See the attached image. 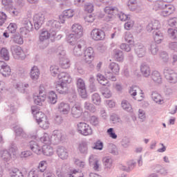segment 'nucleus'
Masks as SVG:
<instances>
[{
	"instance_id": "nucleus-1",
	"label": "nucleus",
	"mask_w": 177,
	"mask_h": 177,
	"mask_svg": "<svg viewBox=\"0 0 177 177\" xmlns=\"http://www.w3.org/2000/svg\"><path fill=\"white\" fill-rule=\"evenodd\" d=\"M104 11L105 12V21H111L115 16H118L121 21H127L131 19L128 17V15L119 12L117 7H106Z\"/></svg>"
},
{
	"instance_id": "nucleus-2",
	"label": "nucleus",
	"mask_w": 177,
	"mask_h": 177,
	"mask_svg": "<svg viewBox=\"0 0 177 177\" xmlns=\"http://www.w3.org/2000/svg\"><path fill=\"white\" fill-rule=\"evenodd\" d=\"M32 114L35 118L37 122L40 125L43 129H48L49 128V122L44 121V118H45V114L41 111H38V106H32Z\"/></svg>"
},
{
	"instance_id": "nucleus-3",
	"label": "nucleus",
	"mask_w": 177,
	"mask_h": 177,
	"mask_svg": "<svg viewBox=\"0 0 177 177\" xmlns=\"http://www.w3.org/2000/svg\"><path fill=\"white\" fill-rule=\"evenodd\" d=\"M56 53L58 59H59V66L62 68H69L70 59H68L66 56V50L63 49V46H59L57 49Z\"/></svg>"
},
{
	"instance_id": "nucleus-4",
	"label": "nucleus",
	"mask_w": 177,
	"mask_h": 177,
	"mask_svg": "<svg viewBox=\"0 0 177 177\" xmlns=\"http://www.w3.org/2000/svg\"><path fill=\"white\" fill-rule=\"evenodd\" d=\"M17 153V146H16V144H15V142H12L8 151L3 150L1 152V158L2 160H3V161H6V162H8V161H10V158H12V156L13 158L16 157Z\"/></svg>"
},
{
	"instance_id": "nucleus-5",
	"label": "nucleus",
	"mask_w": 177,
	"mask_h": 177,
	"mask_svg": "<svg viewBox=\"0 0 177 177\" xmlns=\"http://www.w3.org/2000/svg\"><path fill=\"white\" fill-rule=\"evenodd\" d=\"M77 131L80 135H82V136H89L93 133L91 126L84 122L77 123Z\"/></svg>"
},
{
	"instance_id": "nucleus-6",
	"label": "nucleus",
	"mask_w": 177,
	"mask_h": 177,
	"mask_svg": "<svg viewBox=\"0 0 177 177\" xmlns=\"http://www.w3.org/2000/svg\"><path fill=\"white\" fill-rule=\"evenodd\" d=\"M10 50L14 59L16 60H24L26 59V53L20 46H12Z\"/></svg>"
},
{
	"instance_id": "nucleus-7",
	"label": "nucleus",
	"mask_w": 177,
	"mask_h": 177,
	"mask_svg": "<svg viewBox=\"0 0 177 177\" xmlns=\"http://www.w3.org/2000/svg\"><path fill=\"white\" fill-rule=\"evenodd\" d=\"M76 86L80 96H81L82 99H86V97H88V93L86 92L85 81L81 77L77 78L76 81Z\"/></svg>"
},
{
	"instance_id": "nucleus-8",
	"label": "nucleus",
	"mask_w": 177,
	"mask_h": 177,
	"mask_svg": "<svg viewBox=\"0 0 177 177\" xmlns=\"http://www.w3.org/2000/svg\"><path fill=\"white\" fill-rule=\"evenodd\" d=\"M46 161L42 160L39 163L37 169L35 171H30L28 174V177H39L41 174L46 171Z\"/></svg>"
},
{
	"instance_id": "nucleus-9",
	"label": "nucleus",
	"mask_w": 177,
	"mask_h": 177,
	"mask_svg": "<svg viewBox=\"0 0 177 177\" xmlns=\"http://www.w3.org/2000/svg\"><path fill=\"white\" fill-rule=\"evenodd\" d=\"M60 21H57L55 19L49 20L47 22V26L48 27L49 32H51V37H56V32L58 30H60Z\"/></svg>"
},
{
	"instance_id": "nucleus-10",
	"label": "nucleus",
	"mask_w": 177,
	"mask_h": 177,
	"mask_svg": "<svg viewBox=\"0 0 177 177\" xmlns=\"http://www.w3.org/2000/svg\"><path fill=\"white\" fill-rule=\"evenodd\" d=\"M84 60L86 63H88L90 64V66L92 68L93 67V65H92L91 63H92V60L95 59V51L93 50V48L88 47L86 50H84Z\"/></svg>"
},
{
	"instance_id": "nucleus-11",
	"label": "nucleus",
	"mask_w": 177,
	"mask_h": 177,
	"mask_svg": "<svg viewBox=\"0 0 177 177\" xmlns=\"http://www.w3.org/2000/svg\"><path fill=\"white\" fill-rule=\"evenodd\" d=\"M91 37L93 41H103L106 38V33L102 29L94 28L91 32Z\"/></svg>"
},
{
	"instance_id": "nucleus-12",
	"label": "nucleus",
	"mask_w": 177,
	"mask_h": 177,
	"mask_svg": "<svg viewBox=\"0 0 177 177\" xmlns=\"http://www.w3.org/2000/svg\"><path fill=\"white\" fill-rule=\"evenodd\" d=\"M44 21H45V15L43 13L39 12L33 16V23L35 30H39L42 24H44Z\"/></svg>"
},
{
	"instance_id": "nucleus-13",
	"label": "nucleus",
	"mask_w": 177,
	"mask_h": 177,
	"mask_svg": "<svg viewBox=\"0 0 177 177\" xmlns=\"http://www.w3.org/2000/svg\"><path fill=\"white\" fill-rule=\"evenodd\" d=\"M74 16V10L71 9L65 10L62 15L59 16V21L62 24H64L66 20L67 19H70V17H73Z\"/></svg>"
},
{
	"instance_id": "nucleus-14",
	"label": "nucleus",
	"mask_w": 177,
	"mask_h": 177,
	"mask_svg": "<svg viewBox=\"0 0 177 177\" xmlns=\"http://www.w3.org/2000/svg\"><path fill=\"white\" fill-rule=\"evenodd\" d=\"M84 111L80 104H75L71 108V115L74 118H80L82 115Z\"/></svg>"
},
{
	"instance_id": "nucleus-15",
	"label": "nucleus",
	"mask_w": 177,
	"mask_h": 177,
	"mask_svg": "<svg viewBox=\"0 0 177 177\" xmlns=\"http://www.w3.org/2000/svg\"><path fill=\"white\" fill-rule=\"evenodd\" d=\"M28 147L33 153H35V154H37L38 156L42 154V147L39 146V144L36 141H30Z\"/></svg>"
},
{
	"instance_id": "nucleus-16",
	"label": "nucleus",
	"mask_w": 177,
	"mask_h": 177,
	"mask_svg": "<svg viewBox=\"0 0 177 177\" xmlns=\"http://www.w3.org/2000/svg\"><path fill=\"white\" fill-rule=\"evenodd\" d=\"M62 136H63V134H62V131L59 130H55L53 132V134L50 137L53 145H59V143L62 142Z\"/></svg>"
},
{
	"instance_id": "nucleus-17",
	"label": "nucleus",
	"mask_w": 177,
	"mask_h": 177,
	"mask_svg": "<svg viewBox=\"0 0 177 177\" xmlns=\"http://www.w3.org/2000/svg\"><path fill=\"white\" fill-rule=\"evenodd\" d=\"M75 47L73 48V55L75 56H82V52H84V49L85 46L84 45V41H78L76 44H75Z\"/></svg>"
},
{
	"instance_id": "nucleus-18",
	"label": "nucleus",
	"mask_w": 177,
	"mask_h": 177,
	"mask_svg": "<svg viewBox=\"0 0 177 177\" xmlns=\"http://www.w3.org/2000/svg\"><path fill=\"white\" fill-rule=\"evenodd\" d=\"M159 28H161V25L158 20L152 21L147 26V30L149 32H151V31H160L158 30Z\"/></svg>"
},
{
	"instance_id": "nucleus-19",
	"label": "nucleus",
	"mask_w": 177,
	"mask_h": 177,
	"mask_svg": "<svg viewBox=\"0 0 177 177\" xmlns=\"http://www.w3.org/2000/svg\"><path fill=\"white\" fill-rule=\"evenodd\" d=\"M134 50L138 57H143L146 55V47L142 44H137Z\"/></svg>"
},
{
	"instance_id": "nucleus-20",
	"label": "nucleus",
	"mask_w": 177,
	"mask_h": 177,
	"mask_svg": "<svg viewBox=\"0 0 177 177\" xmlns=\"http://www.w3.org/2000/svg\"><path fill=\"white\" fill-rule=\"evenodd\" d=\"M77 149L81 154H83L84 156H86V154H88V141L82 140L79 143Z\"/></svg>"
},
{
	"instance_id": "nucleus-21",
	"label": "nucleus",
	"mask_w": 177,
	"mask_h": 177,
	"mask_svg": "<svg viewBox=\"0 0 177 177\" xmlns=\"http://www.w3.org/2000/svg\"><path fill=\"white\" fill-rule=\"evenodd\" d=\"M57 153L62 160H67L68 158V151L64 147H59L57 149Z\"/></svg>"
},
{
	"instance_id": "nucleus-22",
	"label": "nucleus",
	"mask_w": 177,
	"mask_h": 177,
	"mask_svg": "<svg viewBox=\"0 0 177 177\" xmlns=\"http://www.w3.org/2000/svg\"><path fill=\"white\" fill-rule=\"evenodd\" d=\"M55 89L58 93L61 95H66L68 92V87H67V84L65 83H58L55 86Z\"/></svg>"
},
{
	"instance_id": "nucleus-23",
	"label": "nucleus",
	"mask_w": 177,
	"mask_h": 177,
	"mask_svg": "<svg viewBox=\"0 0 177 177\" xmlns=\"http://www.w3.org/2000/svg\"><path fill=\"white\" fill-rule=\"evenodd\" d=\"M58 111L61 114H68L70 111V104L66 102H60L58 104Z\"/></svg>"
},
{
	"instance_id": "nucleus-24",
	"label": "nucleus",
	"mask_w": 177,
	"mask_h": 177,
	"mask_svg": "<svg viewBox=\"0 0 177 177\" xmlns=\"http://www.w3.org/2000/svg\"><path fill=\"white\" fill-rule=\"evenodd\" d=\"M72 34L77 35V37H82L83 29L82 26L79 24H75L72 26Z\"/></svg>"
},
{
	"instance_id": "nucleus-25",
	"label": "nucleus",
	"mask_w": 177,
	"mask_h": 177,
	"mask_svg": "<svg viewBox=\"0 0 177 177\" xmlns=\"http://www.w3.org/2000/svg\"><path fill=\"white\" fill-rule=\"evenodd\" d=\"M39 74H41V73L39 72V69L37 66H34L33 67H32V68L30 69V75L32 81H37V80L39 78Z\"/></svg>"
},
{
	"instance_id": "nucleus-26",
	"label": "nucleus",
	"mask_w": 177,
	"mask_h": 177,
	"mask_svg": "<svg viewBox=\"0 0 177 177\" xmlns=\"http://www.w3.org/2000/svg\"><path fill=\"white\" fill-rule=\"evenodd\" d=\"M0 73L3 77H9L12 73V69L9 65L4 64L1 66Z\"/></svg>"
},
{
	"instance_id": "nucleus-27",
	"label": "nucleus",
	"mask_w": 177,
	"mask_h": 177,
	"mask_svg": "<svg viewBox=\"0 0 177 177\" xmlns=\"http://www.w3.org/2000/svg\"><path fill=\"white\" fill-rule=\"evenodd\" d=\"M41 154L47 156H53V147H52L50 145H43L41 147Z\"/></svg>"
},
{
	"instance_id": "nucleus-28",
	"label": "nucleus",
	"mask_w": 177,
	"mask_h": 177,
	"mask_svg": "<svg viewBox=\"0 0 177 177\" xmlns=\"http://www.w3.org/2000/svg\"><path fill=\"white\" fill-rule=\"evenodd\" d=\"M80 38H81V36H78L74 33H71L67 37V41L70 45H77V44H78L77 41Z\"/></svg>"
},
{
	"instance_id": "nucleus-29",
	"label": "nucleus",
	"mask_w": 177,
	"mask_h": 177,
	"mask_svg": "<svg viewBox=\"0 0 177 177\" xmlns=\"http://www.w3.org/2000/svg\"><path fill=\"white\" fill-rule=\"evenodd\" d=\"M153 37L155 44H161V41L164 39V35L160 30L153 31Z\"/></svg>"
},
{
	"instance_id": "nucleus-30",
	"label": "nucleus",
	"mask_w": 177,
	"mask_h": 177,
	"mask_svg": "<svg viewBox=\"0 0 177 177\" xmlns=\"http://www.w3.org/2000/svg\"><path fill=\"white\" fill-rule=\"evenodd\" d=\"M140 71L142 75H144V77H149L150 74L151 73V71L150 70V66H149V65L145 63L141 64Z\"/></svg>"
},
{
	"instance_id": "nucleus-31",
	"label": "nucleus",
	"mask_w": 177,
	"mask_h": 177,
	"mask_svg": "<svg viewBox=\"0 0 177 177\" xmlns=\"http://www.w3.org/2000/svg\"><path fill=\"white\" fill-rule=\"evenodd\" d=\"M14 131L15 132V136L17 138H27V134L23 130V128L19 126H15L13 127Z\"/></svg>"
},
{
	"instance_id": "nucleus-32",
	"label": "nucleus",
	"mask_w": 177,
	"mask_h": 177,
	"mask_svg": "<svg viewBox=\"0 0 177 177\" xmlns=\"http://www.w3.org/2000/svg\"><path fill=\"white\" fill-rule=\"evenodd\" d=\"M151 80L155 82L156 84H162V78L161 77V74L157 71H153L151 73Z\"/></svg>"
},
{
	"instance_id": "nucleus-33",
	"label": "nucleus",
	"mask_w": 177,
	"mask_h": 177,
	"mask_svg": "<svg viewBox=\"0 0 177 177\" xmlns=\"http://www.w3.org/2000/svg\"><path fill=\"white\" fill-rule=\"evenodd\" d=\"M113 57L116 62H122L124 60V53L120 49L113 50Z\"/></svg>"
},
{
	"instance_id": "nucleus-34",
	"label": "nucleus",
	"mask_w": 177,
	"mask_h": 177,
	"mask_svg": "<svg viewBox=\"0 0 177 177\" xmlns=\"http://www.w3.org/2000/svg\"><path fill=\"white\" fill-rule=\"evenodd\" d=\"M109 68L111 69L114 75H118V74H120V65H118V64L111 62L109 66Z\"/></svg>"
},
{
	"instance_id": "nucleus-35",
	"label": "nucleus",
	"mask_w": 177,
	"mask_h": 177,
	"mask_svg": "<svg viewBox=\"0 0 177 177\" xmlns=\"http://www.w3.org/2000/svg\"><path fill=\"white\" fill-rule=\"evenodd\" d=\"M48 101L51 104H56L57 103V94L53 91H51L48 93Z\"/></svg>"
},
{
	"instance_id": "nucleus-36",
	"label": "nucleus",
	"mask_w": 177,
	"mask_h": 177,
	"mask_svg": "<svg viewBox=\"0 0 177 177\" xmlns=\"http://www.w3.org/2000/svg\"><path fill=\"white\" fill-rule=\"evenodd\" d=\"M153 171L156 172V174H160L161 175H165L167 172V169L162 167L160 165H156L152 167Z\"/></svg>"
},
{
	"instance_id": "nucleus-37",
	"label": "nucleus",
	"mask_w": 177,
	"mask_h": 177,
	"mask_svg": "<svg viewBox=\"0 0 177 177\" xmlns=\"http://www.w3.org/2000/svg\"><path fill=\"white\" fill-rule=\"evenodd\" d=\"M50 37H52V32L48 30H43L39 35V41H41V42H44V41L49 39Z\"/></svg>"
},
{
	"instance_id": "nucleus-38",
	"label": "nucleus",
	"mask_w": 177,
	"mask_h": 177,
	"mask_svg": "<svg viewBox=\"0 0 177 177\" xmlns=\"http://www.w3.org/2000/svg\"><path fill=\"white\" fill-rule=\"evenodd\" d=\"M40 142L44 143V145H52V138L49 136V134L45 133L44 136L40 138Z\"/></svg>"
},
{
	"instance_id": "nucleus-39",
	"label": "nucleus",
	"mask_w": 177,
	"mask_h": 177,
	"mask_svg": "<svg viewBox=\"0 0 177 177\" xmlns=\"http://www.w3.org/2000/svg\"><path fill=\"white\" fill-rule=\"evenodd\" d=\"M164 1L162 0L156 1L152 4V8L153 10H161L164 8Z\"/></svg>"
},
{
	"instance_id": "nucleus-40",
	"label": "nucleus",
	"mask_w": 177,
	"mask_h": 177,
	"mask_svg": "<svg viewBox=\"0 0 177 177\" xmlns=\"http://www.w3.org/2000/svg\"><path fill=\"white\" fill-rule=\"evenodd\" d=\"M91 100L94 104H96V106H100V103H102V98L97 93H95L91 95Z\"/></svg>"
},
{
	"instance_id": "nucleus-41",
	"label": "nucleus",
	"mask_w": 177,
	"mask_h": 177,
	"mask_svg": "<svg viewBox=\"0 0 177 177\" xmlns=\"http://www.w3.org/2000/svg\"><path fill=\"white\" fill-rule=\"evenodd\" d=\"M97 80L98 81L99 84L106 86L107 84H109V80L106 78L103 75L98 73L97 75Z\"/></svg>"
},
{
	"instance_id": "nucleus-42",
	"label": "nucleus",
	"mask_w": 177,
	"mask_h": 177,
	"mask_svg": "<svg viewBox=\"0 0 177 177\" xmlns=\"http://www.w3.org/2000/svg\"><path fill=\"white\" fill-rule=\"evenodd\" d=\"M88 162L90 164V165H93V169L95 171H98L99 170V160H94L93 159V156H91L89 157V159H88Z\"/></svg>"
},
{
	"instance_id": "nucleus-43",
	"label": "nucleus",
	"mask_w": 177,
	"mask_h": 177,
	"mask_svg": "<svg viewBox=\"0 0 177 177\" xmlns=\"http://www.w3.org/2000/svg\"><path fill=\"white\" fill-rule=\"evenodd\" d=\"M0 56L3 59V60H6V62H8L10 59L9 56V51L6 48H2L0 50Z\"/></svg>"
},
{
	"instance_id": "nucleus-44",
	"label": "nucleus",
	"mask_w": 177,
	"mask_h": 177,
	"mask_svg": "<svg viewBox=\"0 0 177 177\" xmlns=\"http://www.w3.org/2000/svg\"><path fill=\"white\" fill-rule=\"evenodd\" d=\"M84 107L85 110H88V111H90V113H95V111H96V106H95V105H93V104H91V102H84Z\"/></svg>"
},
{
	"instance_id": "nucleus-45",
	"label": "nucleus",
	"mask_w": 177,
	"mask_h": 177,
	"mask_svg": "<svg viewBox=\"0 0 177 177\" xmlns=\"http://www.w3.org/2000/svg\"><path fill=\"white\" fill-rule=\"evenodd\" d=\"M13 41L18 45H23L24 44V40L23 39V37L19 34H15L13 35Z\"/></svg>"
},
{
	"instance_id": "nucleus-46",
	"label": "nucleus",
	"mask_w": 177,
	"mask_h": 177,
	"mask_svg": "<svg viewBox=\"0 0 177 177\" xmlns=\"http://www.w3.org/2000/svg\"><path fill=\"white\" fill-rule=\"evenodd\" d=\"M109 151L111 154H113V156H118V148L113 143L109 145Z\"/></svg>"
},
{
	"instance_id": "nucleus-47",
	"label": "nucleus",
	"mask_w": 177,
	"mask_h": 177,
	"mask_svg": "<svg viewBox=\"0 0 177 177\" xmlns=\"http://www.w3.org/2000/svg\"><path fill=\"white\" fill-rule=\"evenodd\" d=\"M149 50L152 55H157L158 53V46H157V43L152 41L150 44Z\"/></svg>"
},
{
	"instance_id": "nucleus-48",
	"label": "nucleus",
	"mask_w": 177,
	"mask_h": 177,
	"mask_svg": "<svg viewBox=\"0 0 177 177\" xmlns=\"http://www.w3.org/2000/svg\"><path fill=\"white\" fill-rule=\"evenodd\" d=\"M134 25H135V21H133V20L131 19L130 18L127 21V22L124 23V30L129 31V30H131V28L133 27Z\"/></svg>"
},
{
	"instance_id": "nucleus-49",
	"label": "nucleus",
	"mask_w": 177,
	"mask_h": 177,
	"mask_svg": "<svg viewBox=\"0 0 177 177\" xmlns=\"http://www.w3.org/2000/svg\"><path fill=\"white\" fill-rule=\"evenodd\" d=\"M122 107L123 110H125L126 111L131 112L132 111V106H131V104L127 100H123L121 103Z\"/></svg>"
},
{
	"instance_id": "nucleus-50",
	"label": "nucleus",
	"mask_w": 177,
	"mask_h": 177,
	"mask_svg": "<svg viewBox=\"0 0 177 177\" xmlns=\"http://www.w3.org/2000/svg\"><path fill=\"white\" fill-rule=\"evenodd\" d=\"M104 165L106 169H110L113 165V160L111 158H105L103 159Z\"/></svg>"
},
{
	"instance_id": "nucleus-51",
	"label": "nucleus",
	"mask_w": 177,
	"mask_h": 177,
	"mask_svg": "<svg viewBox=\"0 0 177 177\" xmlns=\"http://www.w3.org/2000/svg\"><path fill=\"white\" fill-rule=\"evenodd\" d=\"M151 98L153 99V102L156 103H161V95H160L158 93L153 91L151 93Z\"/></svg>"
},
{
	"instance_id": "nucleus-52",
	"label": "nucleus",
	"mask_w": 177,
	"mask_h": 177,
	"mask_svg": "<svg viewBox=\"0 0 177 177\" xmlns=\"http://www.w3.org/2000/svg\"><path fill=\"white\" fill-rule=\"evenodd\" d=\"M139 87H138V86H132L130 87L129 89V93L130 95L133 97V99H135L136 100V98L135 97V96H136L138 95V91H139Z\"/></svg>"
},
{
	"instance_id": "nucleus-53",
	"label": "nucleus",
	"mask_w": 177,
	"mask_h": 177,
	"mask_svg": "<svg viewBox=\"0 0 177 177\" xmlns=\"http://www.w3.org/2000/svg\"><path fill=\"white\" fill-rule=\"evenodd\" d=\"M165 79L170 82V84H176L177 82V73H174L170 76H167Z\"/></svg>"
},
{
	"instance_id": "nucleus-54",
	"label": "nucleus",
	"mask_w": 177,
	"mask_h": 177,
	"mask_svg": "<svg viewBox=\"0 0 177 177\" xmlns=\"http://www.w3.org/2000/svg\"><path fill=\"white\" fill-rule=\"evenodd\" d=\"M33 99H34V103L35 104H37L38 106H42V102H45V99L46 98L42 97L39 95L37 96H34Z\"/></svg>"
},
{
	"instance_id": "nucleus-55",
	"label": "nucleus",
	"mask_w": 177,
	"mask_h": 177,
	"mask_svg": "<svg viewBox=\"0 0 177 177\" xmlns=\"http://www.w3.org/2000/svg\"><path fill=\"white\" fill-rule=\"evenodd\" d=\"M32 30V28H28V27H22L19 29L21 35L22 37H26L27 35H28V34H30V31H31Z\"/></svg>"
},
{
	"instance_id": "nucleus-56",
	"label": "nucleus",
	"mask_w": 177,
	"mask_h": 177,
	"mask_svg": "<svg viewBox=\"0 0 177 177\" xmlns=\"http://www.w3.org/2000/svg\"><path fill=\"white\" fill-rule=\"evenodd\" d=\"M50 71L51 73V75H53V77H56V75H59V66H56V65H53L50 67Z\"/></svg>"
},
{
	"instance_id": "nucleus-57",
	"label": "nucleus",
	"mask_w": 177,
	"mask_h": 177,
	"mask_svg": "<svg viewBox=\"0 0 177 177\" xmlns=\"http://www.w3.org/2000/svg\"><path fill=\"white\" fill-rule=\"evenodd\" d=\"M175 73L174 70H172V68L169 67H165L163 70V75L165 76V78H167V77H169L170 75H172L173 73Z\"/></svg>"
},
{
	"instance_id": "nucleus-58",
	"label": "nucleus",
	"mask_w": 177,
	"mask_h": 177,
	"mask_svg": "<svg viewBox=\"0 0 177 177\" xmlns=\"http://www.w3.org/2000/svg\"><path fill=\"white\" fill-rule=\"evenodd\" d=\"M99 118L97 116L92 115L90 118V124L93 127H99Z\"/></svg>"
},
{
	"instance_id": "nucleus-59",
	"label": "nucleus",
	"mask_w": 177,
	"mask_h": 177,
	"mask_svg": "<svg viewBox=\"0 0 177 177\" xmlns=\"http://www.w3.org/2000/svg\"><path fill=\"white\" fill-rule=\"evenodd\" d=\"M162 9H165L167 12H170L171 14L175 12V7L173 5H171V3H165Z\"/></svg>"
},
{
	"instance_id": "nucleus-60",
	"label": "nucleus",
	"mask_w": 177,
	"mask_h": 177,
	"mask_svg": "<svg viewBox=\"0 0 177 177\" xmlns=\"http://www.w3.org/2000/svg\"><path fill=\"white\" fill-rule=\"evenodd\" d=\"M167 33L172 38V39H176L177 41V30L172 28H169L167 30Z\"/></svg>"
},
{
	"instance_id": "nucleus-61",
	"label": "nucleus",
	"mask_w": 177,
	"mask_h": 177,
	"mask_svg": "<svg viewBox=\"0 0 177 177\" xmlns=\"http://www.w3.org/2000/svg\"><path fill=\"white\" fill-rule=\"evenodd\" d=\"M10 176L11 177H24L23 175V173L20 171V170L15 169L12 171L10 173Z\"/></svg>"
},
{
	"instance_id": "nucleus-62",
	"label": "nucleus",
	"mask_w": 177,
	"mask_h": 177,
	"mask_svg": "<svg viewBox=\"0 0 177 177\" xmlns=\"http://www.w3.org/2000/svg\"><path fill=\"white\" fill-rule=\"evenodd\" d=\"M168 26L177 28V17L170 18L168 21Z\"/></svg>"
},
{
	"instance_id": "nucleus-63",
	"label": "nucleus",
	"mask_w": 177,
	"mask_h": 177,
	"mask_svg": "<svg viewBox=\"0 0 177 177\" xmlns=\"http://www.w3.org/2000/svg\"><path fill=\"white\" fill-rule=\"evenodd\" d=\"M124 39H125L126 42H127L130 45H133V44H134L133 36L132 35V34L127 33L124 37Z\"/></svg>"
},
{
	"instance_id": "nucleus-64",
	"label": "nucleus",
	"mask_w": 177,
	"mask_h": 177,
	"mask_svg": "<svg viewBox=\"0 0 177 177\" xmlns=\"http://www.w3.org/2000/svg\"><path fill=\"white\" fill-rule=\"evenodd\" d=\"M110 120L112 121L113 124H117L121 121V118H119L118 115L113 113L110 116Z\"/></svg>"
}]
</instances>
